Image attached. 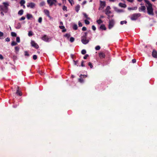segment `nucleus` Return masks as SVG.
<instances>
[{
    "mask_svg": "<svg viewBox=\"0 0 157 157\" xmlns=\"http://www.w3.org/2000/svg\"><path fill=\"white\" fill-rule=\"evenodd\" d=\"M17 44V43L14 41H12L11 43V45L13 46L16 45Z\"/></svg>",
    "mask_w": 157,
    "mask_h": 157,
    "instance_id": "c85d7f7f",
    "label": "nucleus"
},
{
    "mask_svg": "<svg viewBox=\"0 0 157 157\" xmlns=\"http://www.w3.org/2000/svg\"><path fill=\"white\" fill-rule=\"evenodd\" d=\"M88 65L89 66H90L91 68H92L93 67V65L90 62H89L88 63Z\"/></svg>",
    "mask_w": 157,
    "mask_h": 157,
    "instance_id": "a18cd8bd",
    "label": "nucleus"
},
{
    "mask_svg": "<svg viewBox=\"0 0 157 157\" xmlns=\"http://www.w3.org/2000/svg\"><path fill=\"white\" fill-rule=\"evenodd\" d=\"M137 9V7H134V8H128V9L129 10H134L136 9Z\"/></svg>",
    "mask_w": 157,
    "mask_h": 157,
    "instance_id": "09e8293b",
    "label": "nucleus"
},
{
    "mask_svg": "<svg viewBox=\"0 0 157 157\" xmlns=\"http://www.w3.org/2000/svg\"><path fill=\"white\" fill-rule=\"evenodd\" d=\"M41 39L43 40L46 42L49 41V40L50 39V38L48 37L46 35H44L42 37Z\"/></svg>",
    "mask_w": 157,
    "mask_h": 157,
    "instance_id": "9d476101",
    "label": "nucleus"
},
{
    "mask_svg": "<svg viewBox=\"0 0 157 157\" xmlns=\"http://www.w3.org/2000/svg\"><path fill=\"white\" fill-rule=\"evenodd\" d=\"M16 94L18 95H19V96H21L22 94V93L19 90H17V92H16Z\"/></svg>",
    "mask_w": 157,
    "mask_h": 157,
    "instance_id": "b1692460",
    "label": "nucleus"
},
{
    "mask_svg": "<svg viewBox=\"0 0 157 157\" xmlns=\"http://www.w3.org/2000/svg\"><path fill=\"white\" fill-rule=\"evenodd\" d=\"M70 35L68 34H66L64 36L67 37H69L70 36Z\"/></svg>",
    "mask_w": 157,
    "mask_h": 157,
    "instance_id": "5fc2aeb1",
    "label": "nucleus"
},
{
    "mask_svg": "<svg viewBox=\"0 0 157 157\" xmlns=\"http://www.w3.org/2000/svg\"><path fill=\"white\" fill-rule=\"evenodd\" d=\"M73 28L75 30H77L78 28L77 25L76 24H74L73 25Z\"/></svg>",
    "mask_w": 157,
    "mask_h": 157,
    "instance_id": "bb28decb",
    "label": "nucleus"
},
{
    "mask_svg": "<svg viewBox=\"0 0 157 157\" xmlns=\"http://www.w3.org/2000/svg\"><path fill=\"white\" fill-rule=\"evenodd\" d=\"M3 4L4 5V7H6H6H8V6H9V4L7 2H4Z\"/></svg>",
    "mask_w": 157,
    "mask_h": 157,
    "instance_id": "7c9ffc66",
    "label": "nucleus"
},
{
    "mask_svg": "<svg viewBox=\"0 0 157 157\" xmlns=\"http://www.w3.org/2000/svg\"><path fill=\"white\" fill-rule=\"evenodd\" d=\"M99 56L100 58H103L105 57V54L102 52H101L99 53Z\"/></svg>",
    "mask_w": 157,
    "mask_h": 157,
    "instance_id": "4468645a",
    "label": "nucleus"
},
{
    "mask_svg": "<svg viewBox=\"0 0 157 157\" xmlns=\"http://www.w3.org/2000/svg\"><path fill=\"white\" fill-rule=\"evenodd\" d=\"M44 5H45V2H41L40 4V6H44Z\"/></svg>",
    "mask_w": 157,
    "mask_h": 157,
    "instance_id": "79ce46f5",
    "label": "nucleus"
},
{
    "mask_svg": "<svg viewBox=\"0 0 157 157\" xmlns=\"http://www.w3.org/2000/svg\"><path fill=\"white\" fill-rule=\"evenodd\" d=\"M47 2L50 6H52L53 5L56 6V4L57 2L56 0H47Z\"/></svg>",
    "mask_w": 157,
    "mask_h": 157,
    "instance_id": "20e7f679",
    "label": "nucleus"
},
{
    "mask_svg": "<svg viewBox=\"0 0 157 157\" xmlns=\"http://www.w3.org/2000/svg\"><path fill=\"white\" fill-rule=\"evenodd\" d=\"M146 7L144 6H142L139 8V10L140 11L145 12L146 10Z\"/></svg>",
    "mask_w": 157,
    "mask_h": 157,
    "instance_id": "9b49d317",
    "label": "nucleus"
},
{
    "mask_svg": "<svg viewBox=\"0 0 157 157\" xmlns=\"http://www.w3.org/2000/svg\"><path fill=\"white\" fill-rule=\"evenodd\" d=\"M21 27V25L20 23H18L17 25V26H16L15 28L16 29H19Z\"/></svg>",
    "mask_w": 157,
    "mask_h": 157,
    "instance_id": "6ab92c4d",
    "label": "nucleus"
},
{
    "mask_svg": "<svg viewBox=\"0 0 157 157\" xmlns=\"http://www.w3.org/2000/svg\"><path fill=\"white\" fill-rule=\"evenodd\" d=\"M38 22L40 23H41L42 21V18L41 17H40L38 19Z\"/></svg>",
    "mask_w": 157,
    "mask_h": 157,
    "instance_id": "a19ab883",
    "label": "nucleus"
},
{
    "mask_svg": "<svg viewBox=\"0 0 157 157\" xmlns=\"http://www.w3.org/2000/svg\"><path fill=\"white\" fill-rule=\"evenodd\" d=\"M37 58V56L36 55H34L33 56V59L34 60H36Z\"/></svg>",
    "mask_w": 157,
    "mask_h": 157,
    "instance_id": "49530a36",
    "label": "nucleus"
},
{
    "mask_svg": "<svg viewBox=\"0 0 157 157\" xmlns=\"http://www.w3.org/2000/svg\"><path fill=\"white\" fill-rule=\"evenodd\" d=\"M23 10H20L18 12V14L20 15H22L23 14Z\"/></svg>",
    "mask_w": 157,
    "mask_h": 157,
    "instance_id": "5701e85b",
    "label": "nucleus"
},
{
    "mask_svg": "<svg viewBox=\"0 0 157 157\" xmlns=\"http://www.w3.org/2000/svg\"><path fill=\"white\" fill-rule=\"evenodd\" d=\"M31 45L36 48H39L38 45L34 41H32L31 42Z\"/></svg>",
    "mask_w": 157,
    "mask_h": 157,
    "instance_id": "6e6552de",
    "label": "nucleus"
},
{
    "mask_svg": "<svg viewBox=\"0 0 157 157\" xmlns=\"http://www.w3.org/2000/svg\"><path fill=\"white\" fill-rule=\"evenodd\" d=\"M16 41L17 43H19L20 41V40L19 37H17L16 38Z\"/></svg>",
    "mask_w": 157,
    "mask_h": 157,
    "instance_id": "2f4dec72",
    "label": "nucleus"
},
{
    "mask_svg": "<svg viewBox=\"0 0 157 157\" xmlns=\"http://www.w3.org/2000/svg\"><path fill=\"white\" fill-rule=\"evenodd\" d=\"M3 59V56H2V55L0 54V59Z\"/></svg>",
    "mask_w": 157,
    "mask_h": 157,
    "instance_id": "052dcab7",
    "label": "nucleus"
},
{
    "mask_svg": "<svg viewBox=\"0 0 157 157\" xmlns=\"http://www.w3.org/2000/svg\"><path fill=\"white\" fill-rule=\"evenodd\" d=\"M25 56H29V54L28 52L26 51L25 52Z\"/></svg>",
    "mask_w": 157,
    "mask_h": 157,
    "instance_id": "c03bdc74",
    "label": "nucleus"
},
{
    "mask_svg": "<svg viewBox=\"0 0 157 157\" xmlns=\"http://www.w3.org/2000/svg\"><path fill=\"white\" fill-rule=\"evenodd\" d=\"M74 62H75V65H77V61H74Z\"/></svg>",
    "mask_w": 157,
    "mask_h": 157,
    "instance_id": "774afa93",
    "label": "nucleus"
},
{
    "mask_svg": "<svg viewBox=\"0 0 157 157\" xmlns=\"http://www.w3.org/2000/svg\"><path fill=\"white\" fill-rule=\"evenodd\" d=\"M84 76V77H87V75H80V76Z\"/></svg>",
    "mask_w": 157,
    "mask_h": 157,
    "instance_id": "69168bd1",
    "label": "nucleus"
},
{
    "mask_svg": "<svg viewBox=\"0 0 157 157\" xmlns=\"http://www.w3.org/2000/svg\"><path fill=\"white\" fill-rule=\"evenodd\" d=\"M88 56V55H86L83 57L84 59H86L87 57Z\"/></svg>",
    "mask_w": 157,
    "mask_h": 157,
    "instance_id": "4d7b16f0",
    "label": "nucleus"
},
{
    "mask_svg": "<svg viewBox=\"0 0 157 157\" xmlns=\"http://www.w3.org/2000/svg\"><path fill=\"white\" fill-rule=\"evenodd\" d=\"M74 41V38L73 37H71L70 38V41L71 42H73Z\"/></svg>",
    "mask_w": 157,
    "mask_h": 157,
    "instance_id": "37998d69",
    "label": "nucleus"
},
{
    "mask_svg": "<svg viewBox=\"0 0 157 157\" xmlns=\"http://www.w3.org/2000/svg\"><path fill=\"white\" fill-rule=\"evenodd\" d=\"M35 6V4L33 2L29 3L28 4L27 6L28 7H30L31 8H34Z\"/></svg>",
    "mask_w": 157,
    "mask_h": 157,
    "instance_id": "423d86ee",
    "label": "nucleus"
},
{
    "mask_svg": "<svg viewBox=\"0 0 157 157\" xmlns=\"http://www.w3.org/2000/svg\"><path fill=\"white\" fill-rule=\"evenodd\" d=\"M5 40L6 41L9 42L10 40V38H9L7 37L5 39Z\"/></svg>",
    "mask_w": 157,
    "mask_h": 157,
    "instance_id": "3c124183",
    "label": "nucleus"
},
{
    "mask_svg": "<svg viewBox=\"0 0 157 157\" xmlns=\"http://www.w3.org/2000/svg\"><path fill=\"white\" fill-rule=\"evenodd\" d=\"M128 1H129V2H132L133 1V0H127Z\"/></svg>",
    "mask_w": 157,
    "mask_h": 157,
    "instance_id": "e2e57ef3",
    "label": "nucleus"
},
{
    "mask_svg": "<svg viewBox=\"0 0 157 157\" xmlns=\"http://www.w3.org/2000/svg\"><path fill=\"white\" fill-rule=\"evenodd\" d=\"M110 8L109 6H108L107 7L106 9H105V14L108 15H109V14L111 13V11L110 10Z\"/></svg>",
    "mask_w": 157,
    "mask_h": 157,
    "instance_id": "1a4fd4ad",
    "label": "nucleus"
},
{
    "mask_svg": "<svg viewBox=\"0 0 157 157\" xmlns=\"http://www.w3.org/2000/svg\"><path fill=\"white\" fill-rule=\"evenodd\" d=\"M59 27L60 29H63L65 28L63 26H60Z\"/></svg>",
    "mask_w": 157,
    "mask_h": 157,
    "instance_id": "13d9d810",
    "label": "nucleus"
},
{
    "mask_svg": "<svg viewBox=\"0 0 157 157\" xmlns=\"http://www.w3.org/2000/svg\"><path fill=\"white\" fill-rule=\"evenodd\" d=\"M83 14L84 15L85 17L87 19L90 20V18L88 17V16L85 13H83Z\"/></svg>",
    "mask_w": 157,
    "mask_h": 157,
    "instance_id": "412c9836",
    "label": "nucleus"
},
{
    "mask_svg": "<svg viewBox=\"0 0 157 157\" xmlns=\"http://www.w3.org/2000/svg\"><path fill=\"white\" fill-rule=\"evenodd\" d=\"M69 2L71 3V5H72L73 4H74V1L73 0H68Z\"/></svg>",
    "mask_w": 157,
    "mask_h": 157,
    "instance_id": "ea45409f",
    "label": "nucleus"
},
{
    "mask_svg": "<svg viewBox=\"0 0 157 157\" xmlns=\"http://www.w3.org/2000/svg\"><path fill=\"white\" fill-rule=\"evenodd\" d=\"M100 7L99 9V10L103 9L104 7L105 6V2H103L101 1L100 2Z\"/></svg>",
    "mask_w": 157,
    "mask_h": 157,
    "instance_id": "0eeeda50",
    "label": "nucleus"
},
{
    "mask_svg": "<svg viewBox=\"0 0 157 157\" xmlns=\"http://www.w3.org/2000/svg\"><path fill=\"white\" fill-rule=\"evenodd\" d=\"M20 48L18 46H16L15 47V52L16 54H17L19 51Z\"/></svg>",
    "mask_w": 157,
    "mask_h": 157,
    "instance_id": "dca6fc26",
    "label": "nucleus"
},
{
    "mask_svg": "<svg viewBox=\"0 0 157 157\" xmlns=\"http://www.w3.org/2000/svg\"><path fill=\"white\" fill-rule=\"evenodd\" d=\"M152 55L154 57L157 58V52L155 50L153 51Z\"/></svg>",
    "mask_w": 157,
    "mask_h": 157,
    "instance_id": "ddd939ff",
    "label": "nucleus"
},
{
    "mask_svg": "<svg viewBox=\"0 0 157 157\" xmlns=\"http://www.w3.org/2000/svg\"><path fill=\"white\" fill-rule=\"evenodd\" d=\"M132 62L133 63H135L136 62V60L135 59H133L132 60Z\"/></svg>",
    "mask_w": 157,
    "mask_h": 157,
    "instance_id": "680f3d73",
    "label": "nucleus"
},
{
    "mask_svg": "<svg viewBox=\"0 0 157 157\" xmlns=\"http://www.w3.org/2000/svg\"><path fill=\"white\" fill-rule=\"evenodd\" d=\"M25 19V17H22L20 19V21L23 20Z\"/></svg>",
    "mask_w": 157,
    "mask_h": 157,
    "instance_id": "8fccbe9b",
    "label": "nucleus"
},
{
    "mask_svg": "<svg viewBox=\"0 0 157 157\" xmlns=\"http://www.w3.org/2000/svg\"><path fill=\"white\" fill-rule=\"evenodd\" d=\"M104 17V16H102V15H101L100 16V18L101 19V18H103Z\"/></svg>",
    "mask_w": 157,
    "mask_h": 157,
    "instance_id": "338daca9",
    "label": "nucleus"
},
{
    "mask_svg": "<svg viewBox=\"0 0 157 157\" xmlns=\"http://www.w3.org/2000/svg\"><path fill=\"white\" fill-rule=\"evenodd\" d=\"M80 6L79 5H78L76 6L75 8V10L77 12H78L79 10Z\"/></svg>",
    "mask_w": 157,
    "mask_h": 157,
    "instance_id": "aec40b11",
    "label": "nucleus"
},
{
    "mask_svg": "<svg viewBox=\"0 0 157 157\" xmlns=\"http://www.w3.org/2000/svg\"><path fill=\"white\" fill-rule=\"evenodd\" d=\"M86 1H84L83 2L82 4L83 5H84V4H86Z\"/></svg>",
    "mask_w": 157,
    "mask_h": 157,
    "instance_id": "0e129e2a",
    "label": "nucleus"
},
{
    "mask_svg": "<svg viewBox=\"0 0 157 157\" xmlns=\"http://www.w3.org/2000/svg\"><path fill=\"white\" fill-rule=\"evenodd\" d=\"M44 12L45 14L49 17L50 18L51 17L50 16L49 11L47 10H44Z\"/></svg>",
    "mask_w": 157,
    "mask_h": 157,
    "instance_id": "f8f14e48",
    "label": "nucleus"
},
{
    "mask_svg": "<svg viewBox=\"0 0 157 157\" xmlns=\"http://www.w3.org/2000/svg\"><path fill=\"white\" fill-rule=\"evenodd\" d=\"M25 3V1L24 0H21L20 4L21 6H22Z\"/></svg>",
    "mask_w": 157,
    "mask_h": 157,
    "instance_id": "393cba45",
    "label": "nucleus"
},
{
    "mask_svg": "<svg viewBox=\"0 0 157 157\" xmlns=\"http://www.w3.org/2000/svg\"><path fill=\"white\" fill-rule=\"evenodd\" d=\"M115 10L117 12H124L123 10H119L116 8Z\"/></svg>",
    "mask_w": 157,
    "mask_h": 157,
    "instance_id": "c756f323",
    "label": "nucleus"
},
{
    "mask_svg": "<svg viewBox=\"0 0 157 157\" xmlns=\"http://www.w3.org/2000/svg\"><path fill=\"white\" fill-rule=\"evenodd\" d=\"M100 28L101 29L104 30H106V28L104 25H101L100 26Z\"/></svg>",
    "mask_w": 157,
    "mask_h": 157,
    "instance_id": "a878e982",
    "label": "nucleus"
},
{
    "mask_svg": "<svg viewBox=\"0 0 157 157\" xmlns=\"http://www.w3.org/2000/svg\"><path fill=\"white\" fill-rule=\"evenodd\" d=\"M83 34L81 37V41L83 44H86L89 42V40L86 39L87 33L84 32Z\"/></svg>",
    "mask_w": 157,
    "mask_h": 157,
    "instance_id": "f03ea898",
    "label": "nucleus"
},
{
    "mask_svg": "<svg viewBox=\"0 0 157 157\" xmlns=\"http://www.w3.org/2000/svg\"><path fill=\"white\" fill-rule=\"evenodd\" d=\"M82 30L83 31H85L86 30V28L85 27H83L82 28Z\"/></svg>",
    "mask_w": 157,
    "mask_h": 157,
    "instance_id": "6e6d98bb",
    "label": "nucleus"
},
{
    "mask_svg": "<svg viewBox=\"0 0 157 157\" xmlns=\"http://www.w3.org/2000/svg\"><path fill=\"white\" fill-rule=\"evenodd\" d=\"M83 63H84V61H82V62L81 64V66L82 67H84L85 66L83 64Z\"/></svg>",
    "mask_w": 157,
    "mask_h": 157,
    "instance_id": "bf43d9fd",
    "label": "nucleus"
},
{
    "mask_svg": "<svg viewBox=\"0 0 157 157\" xmlns=\"http://www.w3.org/2000/svg\"><path fill=\"white\" fill-rule=\"evenodd\" d=\"M97 23L99 24H101V23H102V21L100 19L98 20L97 21Z\"/></svg>",
    "mask_w": 157,
    "mask_h": 157,
    "instance_id": "72a5a7b5",
    "label": "nucleus"
},
{
    "mask_svg": "<svg viewBox=\"0 0 157 157\" xmlns=\"http://www.w3.org/2000/svg\"><path fill=\"white\" fill-rule=\"evenodd\" d=\"M67 7L65 6H63V10H67Z\"/></svg>",
    "mask_w": 157,
    "mask_h": 157,
    "instance_id": "603ef678",
    "label": "nucleus"
},
{
    "mask_svg": "<svg viewBox=\"0 0 157 157\" xmlns=\"http://www.w3.org/2000/svg\"><path fill=\"white\" fill-rule=\"evenodd\" d=\"M95 49L97 50H99L100 49V47L99 46H97L95 47Z\"/></svg>",
    "mask_w": 157,
    "mask_h": 157,
    "instance_id": "f704fd0d",
    "label": "nucleus"
},
{
    "mask_svg": "<svg viewBox=\"0 0 157 157\" xmlns=\"http://www.w3.org/2000/svg\"><path fill=\"white\" fill-rule=\"evenodd\" d=\"M84 22L85 23L86 25H89L90 24V22L87 20H85Z\"/></svg>",
    "mask_w": 157,
    "mask_h": 157,
    "instance_id": "473e14b6",
    "label": "nucleus"
},
{
    "mask_svg": "<svg viewBox=\"0 0 157 157\" xmlns=\"http://www.w3.org/2000/svg\"><path fill=\"white\" fill-rule=\"evenodd\" d=\"M3 33L2 32L0 31V39H4L3 37Z\"/></svg>",
    "mask_w": 157,
    "mask_h": 157,
    "instance_id": "4be33fe9",
    "label": "nucleus"
},
{
    "mask_svg": "<svg viewBox=\"0 0 157 157\" xmlns=\"http://www.w3.org/2000/svg\"><path fill=\"white\" fill-rule=\"evenodd\" d=\"M33 35V33L31 31L29 32L28 33V35L29 36H32Z\"/></svg>",
    "mask_w": 157,
    "mask_h": 157,
    "instance_id": "c9c22d12",
    "label": "nucleus"
},
{
    "mask_svg": "<svg viewBox=\"0 0 157 157\" xmlns=\"http://www.w3.org/2000/svg\"><path fill=\"white\" fill-rule=\"evenodd\" d=\"M114 21L113 20H110L109 23V29H111L114 26Z\"/></svg>",
    "mask_w": 157,
    "mask_h": 157,
    "instance_id": "39448f33",
    "label": "nucleus"
},
{
    "mask_svg": "<svg viewBox=\"0 0 157 157\" xmlns=\"http://www.w3.org/2000/svg\"><path fill=\"white\" fill-rule=\"evenodd\" d=\"M144 1L146 3V6L147 7L148 14L150 15H153L154 14L152 4L148 0H144Z\"/></svg>",
    "mask_w": 157,
    "mask_h": 157,
    "instance_id": "f257e3e1",
    "label": "nucleus"
},
{
    "mask_svg": "<svg viewBox=\"0 0 157 157\" xmlns=\"http://www.w3.org/2000/svg\"><path fill=\"white\" fill-rule=\"evenodd\" d=\"M78 80L81 83H82L84 82V80L82 79L81 77V78L79 79Z\"/></svg>",
    "mask_w": 157,
    "mask_h": 157,
    "instance_id": "e433bc0d",
    "label": "nucleus"
},
{
    "mask_svg": "<svg viewBox=\"0 0 157 157\" xmlns=\"http://www.w3.org/2000/svg\"><path fill=\"white\" fill-rule=\"evenodd\" d=\"M78 25L79 27H82V24L80 21L78 22Z\"/></svg>",
    "mask_w": 157,
    "mask_h": 157,
    "instance_id": "de8ad7c7",
    "label": "nucleus"
},
{
    "mask_svg": "<svg viewBox=\"0 0 157 157\" xmlns=\"http://www.w3.org/2000/svg\"><path fill=\"white\" fill-rule=\"evenodd\" d=\"M127 22L126 21H122L121 22V24L122 25H123L124 23L126 24Z\"/></svg>",
    "mask_w": 157,
    "mask_h": 157,
    "instance_id": "58836bf2",
    "label": "nucleus"
},
{
    "mask_svg": "<svg viewBox=\"0 0 157 157\" xmlns=\"http://www.w3.org/2000/svg\"><path fill=\"white\" fill-rule=\"evenodd\" d=\"M81 53H82V54L84 55V54H85L86 53V50H85L84 49H83Z\"/></svg>",
    "mask_w": 157,
    "mask_h": 157,
    "instance_id": "4c0bfd02",
    "label": "nucleus"
},
{
    "mask_svg": "<svg viewBox=\"0 0 157 157\" xmlns=\"http://www.w3.org/2000/svg\"><path fill=\"white\" fill-rule=\"evenodd\" d=\"M11 35L13 36H16L17 34L16 33L14 32H12L11 33Z\"/></svg>",
    "mask_w": 157,
    "mask_h": 157,
    "instance_id": "cd10ccee",
    "label": "nucleus"
},
{
    "mask_svg": "<svg viewBox=\"0 0 157 157\" xmlns=\"http://www.w3.org/2000/svg\"><path fill=\"white\" fill-rule=\"evenodd\" d=\"M140 16V13H135L131 16V19L132 20H135Z\"/></svg>",
    "mask_w": 157,
    "mask_h": 157,
    "instance_id": "7ed1b4c3",
    "label": "nucleus"
},
{
    "mask_svg": "<svg viewBox=\"0 0 157 157\" xmlns=\"http://www.w3.org/2000/svg\"><path fill=\"white\" fill-rule=\"evenodd\" d=\"M92 29H93V30L94 31H95L96 30V28L94 26V25H93L92 26Z\"/></svg>",
    "mask_w": 157,
    "mask_h": 157,
    "instance_id": "864d4df0",
    "label": "nucleus"
},
{
    "mask_svg": "<svg viewBox=\"0 0 157 157\" xmlns=\"http://www.w3.org/2000/svg\"><path fill=\"white\" fill-rule=\"evenodd\" d=\"M2 9L3 10V11L5 13H7L8 11V7H6H6H4L3 8H2Z\"/></svg>",
    "mask_w": 157,
    "mask_h": 157,
    "instance_id": "2eb2a0df",
    "label": "nucleus"
},
{
    "mask_svg": "<svg viewBox=\"0 0 157 157\" xmlns=\"http://www.w3.org/2000/svg\"><path fill=\"white\" fill-rule=\"evenodd\" d=\"M119 6L121 7L125 8L126 7V5L124 3H120L119 4Z\"/></svg>",
    "mask_w": 157,
    "mask_h": 157,
    "instance_id": "f3484780",
    "label": "nucleus"
},
{
    "mask_svg": "<svg viewBox=\"0 0 157 157\" xmlns=\"http://www.w3.org/2000/svg\"><path fill=\"white\" fill-rule=\"evenodd\" d=\"M27 17L28 19H29L31 18H33V16L31 14L28 13L27 14Z\"/></svg>",
    "mask_w": 157,
    "mask_h": 157,
    "instance_id": "a211bd4d",
    "label": "nucleus"
}]
</instances>
